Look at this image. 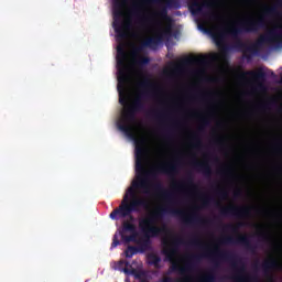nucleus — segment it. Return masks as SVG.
<instances>
[{
  "label": "nucleus",
  "instance_id": "obj_1",
  "mask_svg": "<svg viewBox=\"0 0 282 282\" xmlns=\"http://www.w3.org/2000/svg\"><path fill=\"white\" fill-rule=\"evenodd\" d=\"M135 173L137 180L131 183V186L123 195V199L118 208L110 213V219L118 221V219H126L129 217L133 221L132 213H140V208H149V200L139 197L135 191L142 188L144 193L149 194L150 188H153L155 195H160L165 202L173 204V193L164 189L161 182L154 184L149 183L150 177H155L158 173L163 175H177V162L164 163L155 166L151 171L144 169V156L147 155V148H144V140L135 141Z\"/></svg>",
  "mask_w": 282,
  "mask_h": 282
},
{
  "label": "nucleus",
  "instance_id": "obj_2",
  "mask_svg": "<svg viewBox=\"0 0 282 282\" xmlns=\"http://www.w3.org/2000/svg\"><path fill=\"white\" fill-rule=\"evenodd\" d=\"M163 253L165 254L166 259L170 261L171 272H178L183 278V282H191L193 281V278H191L188 272H193L196 268V263H199L202 259H210V261L214 263V268L210 269L202 279L200 282H215L217 281V275L215 274V270H218V268L221 265V261H229L231 263V268H234L235 271V281L237 282H257L259 281V276L257 275H245L246 274V264L241 261V259L237 258V254L232 253L231 251H226L219 249V247H215L214 250L207 251L203 254H192L188 256V262L182 267L177 261H175V257L177 254V249L180 246H184L186 243L184 241V238L182 237H175L171 246L169 245V239L163 238Z\"/></svg>",
  "mask_w": 282,
  "mask_h": 282
},
{
  "label": "nucleus",
  "instance_id": "obj_3",
  "mask_svg": "<svg viewBox=\"0 0 282 282\" xmlns=\"http://www.w3.org/2000/svg\"><path fill=\"white\" fill-rule=\"evenodd\" d=\"M129 0H112L113 30L117 36H129V30L133 28L131 19L127 18L123 22L120 21L124 17V4ZM144 3H155L160 10L155 12L156 20L153 25L159 30L156 36H171L173 34V18L169 15V10H177L181 8L180 0H132L131 14L139 19V23L144 25V18H141L142 6Z\"/></svg>",
  "mask_w": 282,
  "mask_h": 282
},
{
  "label": "nucleus",
  "instance_id": "obj_4",
  "mask_svg": "<svg viewBox=\"0 0 282 282\" xmlns=\"http://www.w3.org/2000/svg\"><path fill=\"white\" fill-rule=\"evenodd\" d=\"M169 214L180 217L185 226H208V224H213V220L202 218V216L196 212H192L187 215L182 209H175L171 206H166L139 220V228L143 234L141 238H138V228L135 225L129 220H123L122 232H130V240H132V243H137V246H142V243H144V239L148 240L149 248H151V239L160 237V235H164V232H169V228H166V226L159 227L155 225L160 219H162V217H164V215Z\"/></svg>",
  "mask_w": 282,
  "mask_h": 282
},
{
  "label": "nucleus",
  "instance_id": "obj_5",
  "mask_svg": "<svg viewBox=\"0 0 282 282\" xmlns=\"http://www.w3.org/2000/svg\"><path fill=\"white\" fill-rule=\"evenodd\" d=\"M138 85L142 90L138 94L133 104L122 111L121 118L117 122L119 131H122L123 133H126V135H133V123H135V113L144 111V100H147V98H150L151 93L149 91V88L153 87V84L151 83V79H149V77H145Z\"/></svg>",
  "mask_w": 282,
  "mask_h": 282
},
{
  "label": "nucleus",
  "instance_id": "obj_6",
  "mask_svg": "<svg viewBox=\"0 0 282 282\" xmlns=\"http://www.w3.org/2000/svg\"><path fill=\"white\" fill-rule=\"evenodd\" d=\"M267 25L268 22L265 21V17L263 15L257 19L247 18L240 21L237 28H231L229 30H219L218 34L216 35V39L223 41L226 34H230V36H234V39H237L238 34H252L254 32H259V30H263V28H265Z\"/></svg>",
  "mask_w": 282,
  "mask_h": 282
},
{
  "label": "nucleus",
  "instance_id": "obj_7",
  "mask_svg": "<svg viewBox=\"0 0 282 282\" xmlns=\"http://www.w3.org/2000/svg\"><path fill=\"white\" fill-rule=\"evenodd\" d=\"M127 58L129 55L124 50V46L119 45L117 47V68H118V93H119V102L122 107H127V95L124 94V87L129 83V66L127 65Z\"/></svg>",
  "mask_w": 282,
  "mask_h": 282
},
{
  "label": "nucleus",
  "instance_id": "obj_8",
  "mask_svg": "<svg viewBox=\"0 0 282 282\" xmlns=\"http://www.w3.org/2000/svg\"><path fill=\"white\" fill-rule=\"evenodd\" d=\"M221 246H243L248 252L251 254H257V246L252 245L250 237L247 235H238L236 238L234 236H226L219 239Z\"/></svg>",
  "mask_w": 282,
  "mask_h": 282
},
{
  "label": "nucleus",
  "instance_id": "obj_9",
  "mask_svg": "<svg viewBox=\"0 0 282 282\" xmlns=\"http://www.w3.org/2000/svg\"><path fill=\"white\" fill-rule=\"evenodd\" d=\"M223 217H236V219H246L252 215V207L229 205L220 208Z\"/></svg>",
  "mask_w": 282,
  "mask_h": 282
},
{
  "label": "nucleus",
  "instance_id": "obj_10",
  "mask_svg": "<svg viewBox=\"0 0 282 282\" xmlns=\"http://www.w3.org/2000/svg\"><path fill=\"white\" fill-rule=\"evenodd\" d=\"M247 76H250L252 80L258 83L257 89L259 91H265V80L268 79V74L265 73L263 67H260L257 70L241 72L239 78H241V80H246Z\"/></svg>",
  "mask_w": 282,
  "mask_h": 282
},
{
  "label": "nucleus",
  "instance_id": "obj_11",
  "mask_svg": "<svg viewBox=\"0 0 282 282\" xmlns=\"http://www.w3.org/2000/svg\"><path fill=\"white\" fill-rule=\"evenodd\" d=\"M217 0H209L203 2H200V0H188V10L194 17H199V14H204V8L213 10V8H217Z\"/></svg>",
  "mask_w": 282,
  "mask_h": 282
},
{
  "label": "nucleus",
  "instance_id": "obj_12",
  "mask_svg": "<svg viewBox=\"0 0 282 282\" xmlns=\"http://www.w3.org/2000/svg\"><path fill=\"white\" fill-rule=\"evenodd\" d=\"M148 250H151V247H149V240L144 239L142 245H138V247L128 246L127 249L124 250V254L127 259H131L133 256L138 254V252L142 254Z\"/></svg>",
  "mask_w": 282,
  "mask_h": 282
},
{
  "label": "nucleus",
  "instance_id": "obj_13",
  "mask_svg": "<svg viewBox=\"0 0 282 282\" xmlns=\"http://www.w3.org/2000/svg\"><path fill=\"white\" fill-rule=\"evenodd\" d=\"M173 187L176 188V191H186V188H192V191H197V185H195V178L191 173L187 174L185 181L181 183L175 182L173 184Z\"/></svg>",
  "mask_w": 282,
  "mask_h": 282
},
{
  "label": "nucleus",
  "instance_id": "obj_14",
  "mask_svg": "<svg viewBox=\"0 0 282 282\" xmlns=\"http://www.w3.org/2000/svg\"><path fill=\"white\" fill-rule=\"evenodd\" d=\"M193 169L196 171H199L202 174L205 175V177H212L213 175V169L210 167V164L208 162H199V161H193L192 162Z\"/></svg>",
  "mask_w": 282,
  "mask_h": 282
},
{
  "label": "nucleus",
  "instance_id": "obj_15",
  "mask_svg": "<svg viewBox=\"0 0 282 282\" xmlns=\"http://www.w3.org/2000/svg\"><path fill=\"white\" fill-rule=\"evenodd\" d=\"M147 259H148V263L156 268V270H160L162 268L160 265V263H162V258H160V256H158L156 253H149L147 256Z\"/></svg>",
  "mask_w": 282,
  "mask_h": 282
},
{
  "label": "nucleus",
  "instance_id": "obj_16",
  "mask_svg": "<svg viewBox=\"0 0 282 282\" xmlns=\"http://www.w3.org/2000/svg\"><path fill=\"white\" fill-rule=\"evenodd\" d=\"M208 58L205 55L189 57L185 61L187 65H206Z\"/></svg>",
  "mask_w": 282,
  "mask_h": 282
},
{
  "label": "nucleus",
  "instance_id": "obj_17",
  "mask_svg": "<svg viewBox=\"0 0 282 282\" xmlns=\"http://www.w3.org/2000/svg\"><path fill=\"white\" fill-rule=\"evenodd\" d=\"M246 226V223H238L236 225L227 224L223 226V230H229L230 232L237 234L239 232V228H243Z\"/></svg>",
  "mask_w": 282,
  "mask_h": 282
},
{
  "label": "nucleus",
  "instance_id": "obj_18",
  "mask_svg": "<svg viewBox=\"0 0 282 282\" xmlns=\"http://www.w3.org/2000/svg\"><path fill=\"white\" fill-rule=\"evenodd\" d=\"M264 17H279V9L276 6L265 7L263 10Z\"/></svg>",
  "mask_w": 282,
  "mask_h": 282
},
{
  "label": "nucleus",
  "instance_id": "obj_19",
  "mask_svg": "<svg viewBox=\"0 0 282 282\" xmlns=\"http://www.w3.org/2000/svg\"><path fill=\"white\" fill-rule=\"evenodd\" d=\"M202 124L197 128V133H204L206 127L210 124V120L205 117L200 119Z\"/></svg>",
  "mask_w": 282,
  "mask_h": 282
},
{
  "label": "nucleus",
  "instance_id": "obj_20",
  "mask_svg": "<svg viewBox=\"0 0 282 282\" xmlns=\"http://www.w3.org/2000/svg\"><path fill=\"white\" fill-rule=\"evenodd\" d=\"M188 243L189 246H195V248H202L203 246L202 240L197 235L193 236Z\"/></svg>",
  "mask_w": 282,
  "mask_h": 282
},
{
  "label": "nucleus",
  "instance_id": "obj_21",
  "mask_svg": "<svg viewBox=\"0 0 282 282\" xmlns=\"http://www.w3.org/2000/svg\"><path fill=\"white\" fill-rule=\"evenodd\" d=\"M193 140L194 143L192 144L193 149H202V139L199 138V135H197V133H195L193 135Z\"/></svg>",
  "mask_w": 282,
  "mask_h": 282
},
{
  "label": "nucleus",
  "instance_id": "obj_22",
  "mask_svg": "<svg viewBox=\"0 0 282 282\" xmlns=\"http://www.w3.org/2000/svg\"><path fill=\"white\" fill-rule=\"evenodd\" d=\"M216 195L217 197H219L220 199H228V191L224 189V188H218L216 189Z\"/></svg>",
  "mask_w": 282,
  "mask_h": 282
},
{
  "label": "nucleus",
  "instance_id": "obj_23",
  "mask_svg": "<svg viewBox=\"0 0 282 282\" xmlns=\"http://www.w3.org/2000/svg\"><path fill=\"white\" fill-rule=\"evenodd\" d=\"M124 232H129V231H122V229L119 231V235H120L121 240L123 241V243H131V242H133L131 240V236H127V235H124Z\"/></svg>",
  "mask_w": 282,
  "mask_h": 282
},
{
  "label": "nucleus",
  "instance_id": "obj_24",
  "mask_svg": "<svg viewBox=\"0 0 282 282\" xmlns=\"http://www.w3.org/2000/svg\"><path fill=\"white\" fill-rule=\"evenodd\" d=\"M121 272H123L124 274H132V276H135L137 272H138V269H129V268H124V269H120Z\"/></svg>",
  "mask_w": 282,
  "mask_h": 282
},
{
  "label": "nucleus",
  "instance_id": "obj_25",
  "mask_svg": "<svg viewBox=\"0 0 282 282\" xmlns=\"http://www.w3.org/2000/svg\"><path fill=\"white\" fill-rule=\"evenodd\" d=\"M121 272H123L124 274H132V276H135L137 272H138V269H129V268H124V269H120Z\"/></svg>",
  "mask_w": 282,
  "mask_h": 282
},
{
  "label": "nucleus",
  "instance_id": "obj_26",
  "mask_svg": "<svg viewBox=\"0 0 282 282\" xmlns=\"http://www.w3.org/2000/svg\"><path fill=\"white\" fill-rule=\"evenodd\" d=\"M208 17H209L210 21H220L221 20V15L217 12H210V13H208Z\"/></svg>",
  "mask_w": 282,
  "mask_h": 282
},
{
  "label": "nucleus",
  "instance_id": "obj_27",
  "mask_svg": "<svg viewBox=\"0 0 282 282\" xmlns=\"http://www.w3.org/2000/svg\"><path fill=\"white\" fill-rule=\"evenodd\" d=\"M122 265H126V268H129V262L124 261V260H120L119 262H117V270H119L120 272H122V270H124V268H122Z\"/></svg>",
  "mask_w": 282,
  "mask_h": 282
},
{
  "label": "nucleus",
  "instance_id": "obj_28",
  "mask_svg": "<svg viewBox=\"0 0 282 282\" xmlns=\"http://www.w3.org/2000/svg\"><path fill=\"white\" fill-rule=\"evenodd\" d=\"M272 105H276V101L274 99H271L267 104L260 106V109H270V107H272Z\"/></svg>",
  "mask_w": 282,
  "mask_h": 282
},
{
  "label": "nucleus",
  "instance_id": "obj_29",
  "mask_svg": "<svg viewBox=\"0 0 282 282\" xmlns=\"http://www.w3.org/2000/svg\"><path fill=\"white\" fill-rule=\"evenodd\" d=\"M120 246V240H118V235H115L112 238L111 248H118Z\"/></svg>",
  "mask_w": 282,
  "mask_h": 282
},
{
  "label": "nucleus",
  "instance_id": "obj_30",
  "mask_svg": "<svg viewBox=\"0 0 282 282\" xmlns=\"http://www.w3.org/2000/svg\"><path fill=\"white\" fill-rule=\"evenodd\" d=\"M220 175H232V170L230 167L223 169L219 171Z\"/></svg>",
  "mask_w": 282,
  "mask_h": 282
},
{
  "label": "nucleus",
  "instance_id": "obj_31",
  "mask_svg": "<svg viewBox=\"0 0 282 282\" xmlns=\"http://www.w3.org/2000/svg\"><path fill=\"white\" fill-rule=\"evenodd\" d=\"M210 202H213V198L212 197H204L203 198V202H202V206L204 208H206V206H208V204H210Z\"/></svg>",
  "mask_w": 282,
  "mask_h": 282
},
{
  "label": "nucleus",
  "instance_id": "obj_32",
  "mask_svg": "<svg viewBox=\"0 0 282 282\" xmlns=\"http://www.w3.org/2000/svg\"><path fill=\"white\" fill-rule=\"evenodd\" d=\"M259 238L262 241H270V237L267 234H259Z\"/></svg>",
  "mask_w": 282,
  "mask_h": 282
},
{
  "label": "nucleus",
  "instance_id": "obj_33",
  "mask_svg": "<svg viewBox=\"0 0 282 282\" xmlns=\"http://www.w3.org/2000/svg\"><path fill=\"white\" fill-rule=\"evenodd\" d=\"M224 142V138L219 137V138H216L214 140V144H216L217 147H219V144H221Z\"/></svg>",
  "mask_w": 282,
  "mask_h": 282
},
{
  "label": "nucleus",
  "instance_id": "obj_34",
  "mask_svg": "<svg viewBox=\"0 0 282 282\" xmlns=\"http://www.w3.org/2000/svg\"><path fill=\"white\" fill-rule=\"evenodd\" d=\"M148 116H153V118H162V115H158L155 111L148 112Z\"/></svg>",
  "mask_w": 282,
  "mask_h": 282
},
{
  "label": "nucleus",
  "instance_id": "obj_35",
  "mask_svg": "<svg viewBox=\"0 0 282 282\" xmlns=\"http://www.w3.org/2000/svg\"><path fill=\"white\" fill-rule=\"evenodd\" d=\"M144 276V271H137V274L134 275L135 279H142Z\"/></svg>",
  "mask_w": 282,
  "mask_h": 282
},
{
  "label": "nucleus",
  "instance_id": "obj_36",
  "mask_svg": "<svg viewBox=\"0 0 282 282\" xmlns=\"http://www.w3.org/2000/svg\"><path fill=\"white\" fill-rule=\"evenodd\" d=\"M159 282H174V281H173V278L164 276V278L161 279Z\"/></svg>",
  "mask_w": 282,
  "mask_h": 282
},
{
  "label": "nucleus",
  "instance_id": "obj_37",
  "mask_svg": "<svg viewBox=\"0 0 282 282\" xmlns=\"http://www.w3.org/2000/svg\"><path fill=\"white\" fill-rule=\"evenodd\" d=\"M241 195H242L241 189H237V191L234 193V197H241Z\"/></svg>",
  "mask_w": 282,
  "mask_h": 282
},
{
  "label": "nucleus",
  "instance_id": "obj_38",
  "mask_svg": "<svg viewBox=\"0 0 282 282\" xmlns=\"http://www.w3.org/2000/svg\"><path fill=\"white\" fill-rule=\"evenodd\" d=\"M253 268H254L256 270H259V262H256V263L253 264Z\"/></svg>",
  "mask_w": 282,
  "mask_h": 282
},
{
  "label": "nucleus",
  "instance_id": "obj_39",
  "mask_svg": "<svg viewBox=\"0 0 282 282\" xmlns=\"http://www.w3.org/2000/svg\"><path fill=\"white\" fill-rule=\"evenodd\" d=\"M278 6L282 8V0H278Z\"/></svg>",
  "mask_w": 282,
  "mask_h": 282
},
{
  "label": "nucleus",
  "instance_id": "obj_40",
  "mask_svg": "<svg viewBox=\"0 0 282 282\" xmlns=\"http://www.w3.org/2000/svg\"><path fill=\"white\" fill-rule=\"evenodd\" d=\"M280 83L282 84V72L280 73Z\"/></svg>",
  "mask_w": 282,
  "mask_h": 282
},
{
  "label": "nucleus",
  "instance_id": "obj_41",
  "mask_svg": "<svg viewBox=\"0 0 282 282\" xmlns=\"http://www.w3.org/2000/svg\"><path fill=\"white\" fill-rule=\"evenodd\" d=\"M141 282H149L147 279H142Z\"/></svg>",
  "mask_w": 282,
  "mask_h": 282
},
{
  "label": "nucleus",
  "instance_id": "obj_42",
  "mask_svg": "<svg viewBox=\"0 0 282 282\" xmlns=\"http://www.w3.org/2000/svg\"><path fill=\"white\" fill-rule=\"evenodd\" d=\"M271 75L274 76V72H271Z\"/></svg>",
  "mask_w": 282,
  "mask_h": 282
},
{
  "label": "nucleus",
  "instance_id": "obj_43",
  "mask_svg": "<svg viewBox=\"0 0 282 282\" xmlns=\"http://www.w3.org/2000/svg\"><path fill=\"white\" fill-rule=\"evenodd\" d=\"M166 137L169 138V132H166Z\"/></svg>",
  "mask_w": 282,
  "mask_h": 282
}]
</instances>
